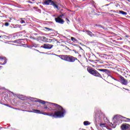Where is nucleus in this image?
I'll return each instance as SVG.
<instances>
[{"label":"nucleus","mask_w":130,"mask_h":130,"mask_svg":"<svg viewBox=\"0 0 130 130\" xmlns=\"http://www.w3.org/2000/svg\"><path fill=\"white\" fill-rule=\"evenodd\" d=\"M48 108H47V110L48 111H51V110H55L56 111H59L62 113L61 114L60 116L57 117V118H61L64 116L67 112L66 110L61 107V106L58 105L57 104H54L50 102H47Z\"/></svg>","instance_id":"nucleus-1"},{"label":"nucleus","mask_w":130,"mask_h":130,"mask_svg":"<svg viewBox=\"0 0 130 130\" xmlns=\"http://www.w3.org/2000/svg\"><path fill=\"white\" fill-rule=\"evenodd\" d=\"M60 57L61 59L68 62H75V61L78 60V58L71 55H61Z\"/></svg>","instance_id":"nucleus-2"},{"label":"nucleus","mask_w":130,"mask_h":130,"mask_svg":"<svg viewBox=\"0 0 130 130\" xmlns=\"http://www.w3.org/2000/svg\"><path fill=\"white\" fill-rule=\"evenodd\" d=\"M44 4L46 6H52L53 8L58 10V3L56 2H54L52 0H45L44 2Z\"/></svg>","instance_id":"nucleus-3"},{"label":"nucleus","mask_w":130,"mask_h":130,"mask_svg":"<svg viewBox=\"0 0 130 130\" xmlns=\"http://www.w3.org/2000/svg\"><path fill=\"white\" fill-rule=\"evenodd\" d=\"M62 113L60 111H55L54 113H41V114H43V115H48V116H51L52 117H54V118H57V117L60 116L61 115Z\"/></svg>","instance_id":"nucleus-4"},{"label":"nucleus","mask_w":130,"mask_h":130,"mask_svg":"<svg viewBox=\"0 0 130 130\" xmlns=\"http://www.w3.org/2000/svg\"><path fill=\"white\" fill-rule=\"evenodd\" d=\"M87 72L94 77H97L98 78H102V76L100 74V73H99L97 70L94 69L93 68H87Z\"/></svg>","instance_id":"nucleus-5"},{"label":"nucleus","mask_w":130,"mask_h":130,"mask_svg":"<svg viewBox=\"0 0 130 130\" xmlns=\"http://www.w3.org/2000/svg\"><path fill=\"white\" fill-rule=\"evenodd\" d=\"M87 12L89 15V16L93 18L94 16H96V13L95 12V10L92 8H89L87 10Z\"/></svg>","instance_id":"nucleus-6"},{"label":"nucleus","mask_w":130,"mask_h":130,"mask_svg":"<svg viewBox=\"0 0 130 130\" xmlns=\"http://www.w3.org/2000/svg\"><path fill=\"white\" fill-rule=\"evenodd\" d=\"M120 82L122 85H124L125 86L127 85V80H125V79L121 76H120Z\"/></svg>","instance_id":"nucleus-7"},{"label":"nucleus","mask_w":130,"mask_h":130,"mask_svg":"<svg viewBox=\"0 0 130 130\" xmlns=\"http://www.w3.org/2000/svg\"><path fill=\"white\" fill-rule=\"evenodd\" d=\"M120 127L122 130H127L130 128V125L128 124H123L121 125Z\"/></svg>","instance_id":"nucleus-8"},{"label":"nucleus","mask_w":130,"mask_h":130,"mask_svg":"<svg viewBox=\"0 0 130 130\" xmlns=\"http://www.w3.org/2000/svg\"><path fill=\"white\" fill-rule=\"evenodd\" d=\"M83 2H86L87 5H91L94 8H96L95 2L93 0H83Z\"/></svg>","instance_id":"nucleus-9"},{"label":"nucleus","mask_w":130,"mask_h":130,"mask_svg":"<svg viewBox=\"0 0 130 130\" xmlns=\"http://www.w3.org/2000/svg\"><path fill=\"white\" fill-rule=\"evenodd\" d=\"M55 20L56 23H58L59 24H62L64 23V20L61 18H60L59 17L55 18Z\"/></svg>","instance_id":"nucleus-10"},{"label":"nucleus","mask_w":130,"mask_h":130,"mask_svg":"<svg viewBox=\"0 0 130 130\" xmlns=\"http://www.w3.org/2000/svg\"><path fill=\"white\" fill-rule=\"evenodd\" d=\"M52 47H53V45L44 44L43 48H45V49H51Z\"/></svg>","instance_id":"nucleus-11"},{"label":"nucleus","mask_w":130,"mask_h":130,"mask_svg":"<svg viewBox=\"0 0 130 130\" xmlns=\"http://www.w3.org/2000/svg\"><path fill=\"white\" fill-rule=\"evenodd\" d=\"M39 103H41V104H44V108L43 109H47V108L48 107V106H47V104H45V103H47V102L44 101H42L41 100H40L39 101Z\"/></svg>","instance_id":"nucleus-12"},{"label":"nucleus","mask_w":130,"mask_h":130,"mask_svg":"<svg viewBox=\"0 0 130 130\" xmlns=\"http://www.w3.org/2000/svg\"><path fill=\"white\" fill-rule=\"evenodd\" d=\"M85 32L87 34V35H89L90 37H95L96 35L93 34V33L90 30H85Z\"/></svg>","instance_id":"nucleus-13"},{"label":"nucleus","mask_w":130,"mask_h":130,"mask_svg":"<svg viewBox=\"0 0 130 130\" xmlns=\"http://www.w3.org/2000/svg\"><path fill=\"white\" fill-rule=\"evenodd\" d=\"M17 97L18 99H20V100H22V101H25V100H27V97L22 95H19Z\"/></svg>","instance_id":"nucleus-14"},{"label":"nucleus","mask_w":130,"mask_h":130,"mask_svg":"<svg viewBox=\"0 0 130 130\" xmlns=\"http://www.w3.org/2000/svg\"><path fill=\"white\" fill-rule=\"evenodd\" d=\"M108 80H109V82L112 83V82H113V80H115V81H116V79L114 78V77L111 76V75H109L108 77Z\"/></svg>","instance_id":"nucleus-15"},{"label":"nucleus","mask_w":130,"mask_h":130,"mask_svg":"<svg viewBox=\"0 0 130 130\" xmlns=\"http://www.w3.org/2000/svg\"><path fill=\"white\" fill-rule=\"evenodd\" d=\"M99 71H100V72H103V73H108L110 72L109 70L107 69H99Z\"/></svg>","instance_id":"nucleus-16"},{"label":"nucleus","mask_w":130,"mask_h":130,"mask_svg":"<svg viewBox=\"0 0 130 130\" xmlns=\"http://www.w3.org/2000/svg\"><path fill=\"white\" fill-rule=\"evenodd\" d=\"M119 14H121L122 15H123L124 16H126L127 15V13L124 11H122L121 10L119 11Z\"/></svg>","instance_id":"nucleus-17"},{"label":"nucleus","mask_w":130,"mask_h":130,"mask_svg":"<svg viewBox=\"0 0 130 130\" xmlns=\"http://www.w3.org/2000/svg\"><path fill=\"white\" fill-rule=\"evenodd\" d=\"M0 59H4V64L5 63H7V59L6 58V57L0 56Z\"/></svg>","instance_id":"nucleus-18"},{"label":"nucleus","mask_w":130,"mask_h":130,"mask_svg":"<svg viewBox=\"0 0 130 130\" xmlns=\"http://www.w3.org/2000/svg\"><path fill=\"white\" fill-rule=\"evenodd\" d=\"M34 111L35 113H39V114H41V111L39 110H34Z\"/></svg>","instance_id":"nucleus-19"},{"label":"nucleus","mask_w":130,"mask_h":130,"mask_svg":"<svg viewBox=\"0 0 130 130\" xmlns=\"http://www.w3.org/2000/svg\"><path fill=\"white\" fill-rule=\"evenodd\" d=\"M71 40L73 42H78V40L74 37H71Z\"/></svg>","instance_id":"nucleus-20"},{"label":"nucleus","mask_w":130,"mask_h":130,"mask_svg":"<svg viewBox=\"0 0 130 130\" xmlns=\"http://www.w3.org/2000/svg\"><path fill=\"white\" fill-rule=\"evenodd\" d=\"M83 124H84V125H89L90 124V123L88 121H85L83 122Z\"/></svg>","instance_id":"nucleus-21"},{"label":"nucleus","mask_w":130,"mask_h":130,"mask_svg":"<svg viewBox=\"0 0 130 130\" xmlns=\"http://www.w3.org/2000/svg\"><path fill=\"white\" fill-rule=\"evenodd\" d=\"M45 29H46V30H48V31H50V30H52V29L48 28V27H45Z\"/></svg>","instance_id":"nucleus-22"},{"label":"nucleus","mask_w":130,"mask_h":130,"mask_svg":"<svg viewBox=\"0 0 130 130\" xmlns=\"http://www.w3.org/2000/svg\"><path fill=\"white\" fill-rule=\"evenodd\" d=\"M5 25V26H8L10 25V23H9L8 22H6Z\"/></svg>","instance_id":"nucleus-23"},{"label":"nucleus","mask_w":130,"mask_h":130,"mask_svg":"<svg viewBox=\"0 0 130 130\" xmlns=\"http://www.w3.org/2000/svg\"><path fill=\"white\" fill-rule=\"evenodd\" d=\"M57 18H59L60 19H61V18H62V15H61H61H59V16L57 17Z\"/></svg>","instance_id":"nucleus-24"},{"label":"nucleus","mask_w":130,"mask_h":130,"mask_svg":"<svg viewBox=\"0 0 130 130\" xmlns=\"http://www.w3.org/2000/svg\"><path fill=\"white\" fill-rule=\"evenodd\" d=\"M124 118L126 119L125 121H129L130 120L129 118Z\"/></svg>","instance_id":"nucleus-25"},{"label":"nucleus","mask_w":130,"mask_h":130,"mask_svg":"<svg viewBox=\"0 0 130 130\" xmlns=\"http://www.w3.org/2000/svg\"><path fill=\"white\" fill-rule=\"evenodd\" d=\"M21 24H25V20H21Z\"/></svg>","instance_id":"nucleus-26"},{"label":"nucleus","mask_w":130,"mask_h":130,"mask_svg":"<svg viewBox=\"0 0 130 130\" xmlns=\"http://www.w3.org/2000/svg\"><path fill=\"white\" fill-rule=\"evenodd\" d=\"M43 39L44 40H45V39H46V37H43Z\"/></svg>","instance_id":"nucleus-27"},{"label":"nucleus","mask_w":130,"mask_h":130,"mask_svg":"<svg viewBox=\"0 0 130 130\" xmlns=\"http://www.w3.org/2000/svg\"><path fill=\"white\" fill-rule=\"evenodd\" d=\"M102 125H105V123L101 124V126H102Z\"/></svg>","instance_id":"nucleus-28"},{"label":"nucleus","mask_w":130,"mask_h":130,"mask_svg":"<svg viewBox=\"0 0 130 130\" xmlns=\"http://www.w3.org/2000/svg\"><path fill=\"white\" fill-rule=\"evenodd\" d=\"M66 21H67V22H70V20H69L68 18H66Z\"/></svg>","instance_id":"nucleus-29"},{"label":"nucleus","mask_w":130,"mask_h":130,"mask_svg":"<svg viewBox=\"0 0 130 130\" xmlns=\"http://www.w3.org/2000/svg\"><path fill=\"white\" fill-rule=\"evenodd\" d=\"M61 15L62 16V17H63V16H64V14H61Z\"/></svg>","instance_id":"nucleus-30"},{"label":"nucleus","mask_w":130,"mask_h":130,"mask_svg":"<svg viewBox=\"0 0 130 130\" xmlns=\"http://www.w3.org/2000/svg\"><path fill=\"white\" fill-rule=\"evenodd\" d=\"M103 55H104V56H107V54H103Z\"/></svg>","instance_id":"nucleus-31"},{"label":"nucleus","mask_w":130,"mask_h":130,"mask_svg":"<svg viewBox=\"0 0 130 130\" xmlns=\"http://www.w3.org/2000/svg\"><path fill=\"white\" fill-rule=\"evenodd\" d=\"M6 106H8L9 107H10V106L9 105H5Z\"/></svg>","instance_id":"nucleus-32"},{"label":"nucleus","mask_w":130,"mask_h":130,"mask_svg":"<svg viewBox=\"0 0 130 130\" xmlns=\"http://www.w3.org/2000/svg\"><path fill=\"white\" fill-rule=\"evenodd\" d=\"M95 26H98V25H94V27H95Z\"/></svg>","instance_id":"nucleus-33"},{"label":"nucleus","mask_w":130,"mask_h":130,"mask_svg":"<svg viewBox=\"0 0 130 130\" xmlns=\"http://www.w3.org/2000/svg\"><path fill=\"white\" fill-rule=\"evenodd\" d=\"M0 64H3L2 63V62H0Z\"/></svg>","instance_id":"nucleus-34"},{"label":"nucleus","mask_w":130,"mask_h":130,"mask_svg":"<svg viewBox=\"0 0 130 130\" xmlns=\"http://www.w3.org/2000/svg\"><path fill=\"white\" fill-rule=\"evenodd\" d=\"M2 38V36H0V38Z\"/></svg>","instance_id":"nucleus-35"},{"label":"nucleus","mask_w":130,"mask_h":130,"mask_svg":"<svg viewBox=\"0 0 130 130\" xmlns=\"http://www.w3.org/2000/svg\"><path fill=\"white\" fill-rule=\"evenodd\" d=\"M128 2H129V0H127Z\"/></svg>","instance_id":"nucleus-36"},{"label":"nucleus","mask_w":130,"mask_h":130,"mask_svg":"<svg viewBox=\"0 0 130 130\" xmlns=\"http://www.w3.org/2000/svg\"><path fill=\"white\" fill-rule=\"evenodd\" d=\"M125 37H128L127 36H126Z\"/></svg>","instance_id":"nucleus-37"},{"label":"nucleus","mask_w":130,"mask_h":130,"mask_svg":"<svg viewBox=\"0 0 130 130\" xmlns=\"http://www.w3.org/2000/svg\"><path fill=\"white\" fill-rule=\"evenodd\" d=\"M98 60H96L95 61H98Z\"/></svg>","instance_id":"nucleus-38"},{"label":"nucleus","mask_w":130,"mask_h":130,"mask_svg":"<svg viewBox=\"0 0 130 130\" xmlns=\"http://www.w3.org/2000/svg\"><path fill=\"white\" fill-rule=\"evenodd\" d=\"M2 68V66H0V68Z\"/></svg>","instance_id":"nucleus-39"}]
</instances>
